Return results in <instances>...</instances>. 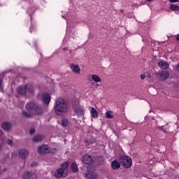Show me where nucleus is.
<instances>
[{"instance_id":"nucleus-1","label":"nucleus","mask_w":179,"mask_h":179,"mask_svg":"<svg viewBox=\"0 0 179 179\" xmlns=\"http://www.w3.org/2000/svg\"><path fill=\"white\" fill-rule=\"evenodd\" d=\"M54 108L56 115H64L68 113L69 106L63 98H57L55 99Z\"/></svg>"},{"instance_id":"nucleus-2","label":"nucleus","mask_w":179,"mask_h":179,"mask_svg":"<svg viewBox=\"0 0 179 179\" xmlns=\"http://www.w3.org/2000/svg\"><path fill=\"white\" fill-rule=\"evenodd\" d=\"M26 108L27 111L35 114V115H41L43 114V108L41 106L36 105L34 102H29L27 103Z\"/></svg>"},{"instance_id":"nucleus-3","label":"nucleus","mask_w":179,"mask_h":179,"mask_svg":"<svg viewBox=\"0 0 179 179\" xmlns=\"http://www.w3.org/2000/svg\"><path fill=\"white\" fill-rule=\"evenodd\" d=\"M68 162H63L60 169L55 171V178H61V177H68Z\"/></svg>"},{"instance_id":"nucleus-4","label":"nucleus","mask_w":179,"mask_h":179,"mask_svg":"<svg viewBox=\"0 0 179 179\" xmlns=\"http://www.w3.org/2000/svg\"><path fill=\"white\" fill-rule=\"evenodd\" d=\"M34 88L31 85H27L25 87H19L17 89V93L21 96H26L27 93H33Z\"/></svg>"},{"instance_id":"nucleus-5","label":"nucleus","mask_w":179,"mask_h":179,"mask_svg":"<svg viewBox=\"0 0 179 179\" xmlns=\"http://www.w3.org/2000/svg\"><path fill=\"white\" fill-rule=\"evenodd\" d=\"M38 100H41L44 104H50L51 96L48 93H41L38 95Z\"/></svg>"},{"instance_id":"nucleus-6","label":"nucleus","mask_w":179,"mask_h":179,"mask_svg":"<svg viewBox=\"0 0 179 179\" xmlns=\"http://www.w3.org/2000/svg\"><path fill=\"white\" fill-rule=\"evenodd\" d=\"M121 162H122L124 167L129 169L132 166V159L128 156H122L121 157Z\"/></svg>"},{"instance_id":"nucleus-7","label":"nucleus","mask_w":179,"mask_h":179,"mask_svg":"<svg viewBox=\"0 0 179 179\" xmlns=\"http://www.w3.org/2000/svg\"><path fill=\"white\" fill-rule=\"evenodd\" d=\"M74 111L77 115H83L85 114V110L83 108L79 103H76L73 106Z\"/></svg>"},{"instance_id":"nucleus-8","label":"nucleus","mask_w":179,"mask_h":179,"mask_svg":"<svg viewBox=\"0 0 179 179\" xmlns=\"http://www.w3.org/2000/svg\"><path fill=\"white\" fill-rule=\"evenodd\" d=\"M37 150L38 152L40 153V155H43L44 153H50V147L47 145H43L38 147Z\"/></svg>"},{"instance_id":"nucleus-9","label":"nucleus","mask_w":179,"mask_h":179,"mask_svg":"<svg viewBox=\"0 0 179 179\" xmlns=\"http://www.w3.org/2000/svg\"><path fill=\"white\" fill-rule=\"evenodd\" d=\"M70 69H71L72 72L76 73L77 75L80 73V67L76 64H71Z\"/></svg>"},{"instance_id":"nucleus-10","label":"nucleus","mask_w":179,"mask_h":179,"mask_svg":"<svg viewBox=\"0 0 179 179\" xmlns=\"http://www.w3.org/2000/svg\"><path fill=\"white\" fill-rule=\"evenodd\" d=\"M160 80H166L170 78V73L168 71H162L158 73Z\"/></svg>"},{"instance_id":"nucleus-11","label":"nucleus","mask_w":179,"mask_h":179,"mask_svg":"<svg viewBox=\"0 0 179 179\" xmlns=\"http://www.w3.org/2000/svg\"><path fill=\"white\" fill-rule=\"evenodd\" d=\"M93 170H94V169H92V171L84 173L85 177L87 179H97V174H96L95 173H93Z\"/></svg>"},{"instance_id":"nucleus-12","label":"nucleus","mask_w":179,"mask_h":179,"mask_svg":"<svg viewBox=\"0 0 179 179\" xmlns=\"http://www.w3.org/2000/svg\"><path fill=\"white\" fill-rule=\"evenodd\" d=\"M18 156L21 159H26V157L29 156V151H27V150L21 149L18 152Z\"/></svg>"},{"instance_id":"nucleus-13","label":"nucleus","mask_w":179,"mask_h":179,"mask_svg":"<svg viewBox=\"0 0 179 179\" xmlns=\"http://www.w3.org/2000/svg\"><path fill=\"white\" fill-rule=\"evenodd\" d=\"M92 157L90 155H85L82 158V162L85 163V164H90V163H92Z\"/></svg>"},{"instance_id":"nucleus-14","label":"nucleus","mask_w":179,"mask_h":179,"mask_svg":"<svg viewBox=\"0 0 179 179\" xmlns=\"http://www.w3.org/2000/svg\"><path fill=\"white\" fill-rule=\"evenodd\" d=\"M158 66H159V68H161V69H167V68H169V66H170V65L169 64V63H167L164 61H161V62H158Z\"/></svg>"},{"instance_id":"nucleus-15","label":"nucleus","mask_w":179,"mask_h":179,"mask_svg":"<svg viewBox=\"0 0 179 179\" xmlns=\"http://www.w3.org/2000/svg\"><path fill=\"white\" fill-rule=\"evenodd\" d=\"M111 167L113 170H118V169H120V167H121V164H120L119 162H117V160H115V161L112 162Z\"/></svg>"},{"instance_id":"nucleus-16","label":"nucleus","mask_w":179,"mask_h":179,"mask_svg":"<svg viewBox=\"0 0 179 179\" xmlns=\"http://www.w3.org/2000/svg\"><path fill=\"white\" fill-rule=\"evenodd\" d=\"M1 127L3 128V129H4V131H9V129L12 128V124H10V123L9 122H6L1 124Z\"/></svg>"},{"instance_id":"nucleus-17","label":"nucleus","mask_w":179,"mask_h":179,"mask_svg":"<svg viewBox=\"0 0 179 179\" xmlns=\"http://www.w3.org/2000/svg\"><path fill=\"white\" fill-rule=\"evenodd\" d=\"M44 139V136L43 135H36L33 138V142H41Z\"/></svg>"},{"instance_id":"nucleus-18","label":"nucleus","mask_w":179,"mask_h":179,"mask_svg":"<svg viewBox=\"0 0 179 179\" xmlns=\"http://www.w3.org/2000/svg\"><path fill=\"white\" fill-rule=\"evenodd\" d=\"M90 113H91V116L92 118H97V117H99V113L97 112L96 108H92Z\"/></svg>"},{"instance_id":"nucleus-19","label":"nucleus","mask_w":179,"mask_h":179,"mask_svg":"<svg viewBox=\"0 0 179 179\" xmlns=\"http://www.w3.org/2000/svg\"><path fill=\"white\" fill-rule=\"evenodd\" d=\"M91 78L94 82H96V83L101 82V78H100V77L97 75H92Z\"/></svg>"},{"instance_id":"nucleus-20","label":"nucleus","mask_w":179,"mask_h":179,"mask_svg":"<svg viewBox=\"0 0 179 179\" xmlns=\"http://www.w3.org/2000/svg\"><path fill=\"white\" fill-rule=\"evenodd\" d=\"M105 115L107 118H114V113L111 110L107 111Z\"/></svg>"},{"instance_id":"nucleus-21","label":"nucleus","mask_w":179,"mask_h":179,"mask_svg":"<svg viewBox=\"0 0 179 179\" xmlns=\"http://www.w3.org/2000/svg\"><path fill=\"white\" fill-rule=\"evenodd\" d=\"M170 9L171 10H173L174 12H177L178 10H179V6L176 4H171Z\"/></svg>"},{"instance_id":"nucleus-22","label":"nucleus","mask_w":179,"mask_h":179,"mask_svg":"<svg viewBox=\"0 0 179 179\" xmlns=\"http://www.w3.org/2000/svg\"><path fill=\"white\" fill-rule=\"evenodd\" d=\"M71 170L74 173H76V171H78V165H76V163H73L71 164Z\"/></svg>"},{"instance_id":"nucleus-23","label":"nucleus","mask_w":179,"mask_h":179,"mask_svg":"<svg viewBox=\"0 0 179 179\" xmlns=\"http://www.w3.org/2000/svg\"><path fill=\"white\" fill-rule=\"evenodd\" d=\"M61 124H62V127H66V125H68V120L63 119L61 122Z\"/></svg>"},{"instance_id":"nucleus-24","label":"nucleus","mask_w":179,"mask_h":179,"mask_svg":"<svg viewBox=\"0 0 179 179\" xmlns=\"http://www.w3.org/2000/svg\"><path fill=\"white\" fill-rule=\"evenodd\" d=\"M22 115L24 117H27V118H29L30 117V114L27 113V112H26V111H22Z\"/></svg>"},{"instance_id":"nucleus-25","label":"nucleus","mask_w":179,"mask_h":179,"mask_svg":"<svg viewBox=\"0 0 179 179\" xmlns=\"http://www.w3.org/2000/svg\"><path fill=\"white\" fill-rule=\"evenodd\" d=\"M30 135H33V134H34V132H36V129L34 128H31L29 131Z\"/></svg>"},{"instance_id":"nucleus-26","label":"nucleus","mask_w":179,"mask_h":179,"mask_svg":"<svg viewBox=\"0 0 179 179\" xmlns=\"http://www.w3.org/2000/svg\"><path fill=\"white\" fill-rule=\"evenodd\" d=\"M29 177H30V173L29 172L25 173V174L24 175V178L28 179Z\"/></svg>"},{"instance_id":"nucleus-27","label":"nucleus","mask_w":179,"mask_h":179,"mask_svg":"<svg viewBox=\"0 0 179 179\" xmlns=\"http://www.w3.org/2000/svg\"><path fill=\"white\" fill-rule=\"evenodd\" d=\"M145 78H146V75H145V74L141 75V79H142V80H143V79H145Z\"/></svg>"},{"instance_id":"nucleus-28","label":"nucleus","mask_w":179,"mask_h":179,"mask_svg":"<svg viewBox=\"0 0 179 179\" xmlns=\"http://www.w3.org/2000/svg\"><path fill=\"white\" fill-rule=\"evenodd\" d=\"M169 2H171L172 3H174L176 2H179V0H169Z\"/></svg>"},{"instance_id":"nucleus-29","label":"nucleus","mask_w":179,"mask_h":179,"mask_svg":"<svg viewBox=\"0 0 179 179\" xmlns=\"http://www.w3.org/2000/svg\"><path fill=\"white\" fill-rule=\"evenodd\" d=\"M7 143L8 145H12V143H13V141L12 140H8Z\"/></svg>"},{"instance_id":"nucleus-30","label":"nucleus","mask_w":179,"mask_h":179,"mask_svg":"<svg viewBox=\"0 0 179 179\" xmlns=\"http://www.w3.org/2000/svg\"><path fill=\"white\" fill-rule=\"evenodd\" d=\"M176 40H177L178 41H179V35L177 36Z\"/></svg>"},{"instance_id":"nucleus-31","label":"nucleus","mask_w":179,"mask_h":179,"mask_svg":"<svg viewBox=\"0 0 179 179\" xmlns=\"http://www.w3.org/2000/svg\"><path fill=\"white\" fill-rule=\"evenodd\" d=\"M0 136H2V130L0 129Z\"/></svg>"},{"instance_id":"nucleus-32","label":"nucleus","mask_w":179,"mask_h":179,"mask_svg":"<svg viewBox=\"0 0 179 179\" xmlns=\"http://www.w3.org/2000/svg\"><path fill=\"white\" fill-rule=\"evenodd\" d=\"M148 78H151L152 76H150V74H148L147 76Z\"/></svg>"},{"instance_id":"nucleus-33","label":"nucleus","mask_w":179,"mask_h":179,"mask_svg":"<svg viewBox=\"0 0 179 179\" xmlns=\"http://www.w3.org/2000/svg\"><path fill=\"white\" fill-rule=\"evenodd\" d=\"M1 83H2V81L0 80V86H1Z\"/></svg>"},{"instance_id":"nucleus-34","label":"nucleus","mask_w":179,"mask_h":179,"mask_svg":"<svg viewBox=\"0 0 179 179\" xmlns=\"http://www.w3.org/2000/svg\"><path fill=\"white\" fill-rule=\"evenodd\" d=\"M1 148H2V146H1V144H0V150H1Z\"/></svg>"},{"instance_id":"nucleus-35","label":"nucleus","mask_w":179,"mask_h":179,"mask_svg":"<svg viewBox=\"0 0 179 179\" xmlns=\"http://www.w3.org/2000/svg\"><path fill=\"white\" fill-rule=\"evenodd\" d=\"M147 1H152V0H147Z\"/></svg>"}]
</instances>
